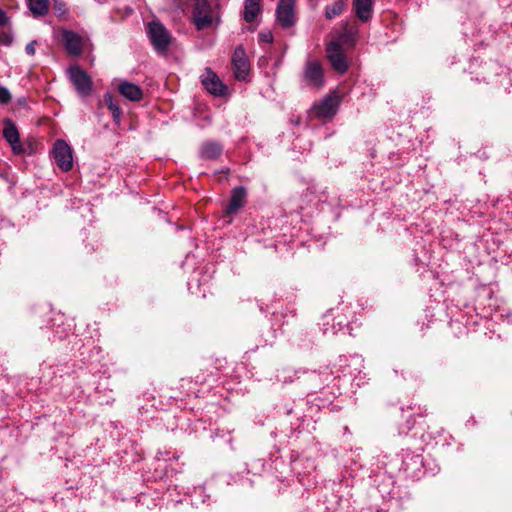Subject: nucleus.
Returning <instances> with one entry per match:
<instances>
[{
  "label": "nucleus",
  "mask_w": 512,
  "mask_h": 512,
  "mask_svg": "<svg viewBox=\"0 0 512 512\" xmlns=\"http://www.w3.org/2000/svg\"><path fill=\"white\" fill-rule=\"evenodd\" d=\"M9 23V18L6 13L0 9V26H7ZM12 43V36L8 32H3L0 34V45L9 46Z\"/></svg>",
  "instance_id": "21"
},
{
  "label": "nucleus",
  "mask_w": 512,
  "mask_h": 512,
  "mask_svg": "<svg viewBox=\"0 0 512 512\" xmlns=\"http://www.w3.org/2000/svg\"><path fill=\"white\" fill-rule=\"evenodd\" d=\"M353 6L356 16L362 22H367L371 19L373 13L372 0H353Z\"/></svg>",
  "instance_id": "14"
},
{
  "label": "nucleus",
  "mask_w": 512,
  "mask_h": 512,
  "mask_svg": "<svg viewBox=\"0 0 512 512\" xmlns=\"http://www.w3.org/2000/svg\"><path fill=\"white\" fill-rule=\"evenodd\" d=\"M199 496H203V498L201 499V502L203 504H209V499H210V495H204L205 494V489L203 487H199L198 490H197Z\"/></svg>",
  "instance_id": "28"
},
{
  "label": "nucleus",
  "mask_w": 512,
  "mask_h": 512,
  "mask_svg": "<svg viewBox=\"0 0 512 512\" xmlns=\"http://www.w3.org/2000/svg\"><path fill=\"white\" fill-rule=\"evenodd\" d=\"M304 79L314 87H320L323 85V70L319 62L311 61L306 64Z\"/></svg>",
  "instance_id": "10"
},
{
  "label": "nucleus",
  "mask_w": 512,
  "mask_h": 512,
  "mask_svg": "<svg viewBox=\"0 0 512 512\" xmlns=\"http://www.w3.org/2000/svg\"><path fill=\"white\" fill-rule=\"evenodd\" d=\"M62 40L69 54L79 55L82 52V38L75 32L63 31Z\"/></svg>",
  "instance_id": "12"
},
{
  "label": "nucleus",
  "mask_w": 512,
  "mask_h": 512,
  "mask_svg": "<svg viewBox=\"0 0 512 512\" xmlns=\"http://www.w3.org/2000/svg\"><path fill=\"white\" fill-rule=\"evenodd\" d=\"M246 197V190L242 186H238L232 190L231 199L226 207V216L235 214L243 205Z\"/></svg>",
  "instance_id": "13"
},
{
  "label": "nucleus",
  "mask_w": 512,
  "mask_h": 512,
  "mask_svg": "<svg viewBox=\"0 0 512 512\" xmlns=\"http://www.w3.org/2000/svg\"><path fill=\"white\" fill-rule=\"evenodd\" d=\"M201 83L209 93L215 96H224L226 94L227 87L210 68H206L201 75Z\"/></svg>",
  "instance_id": "7"
},
{
  "label": "nucleus",
  "mask_w": 512,
  "mask_h": 512,
  "mask_svg": "<svg viewBox=\"0 0 512 512\" xmlns=\"http://www.w3.org/2000/svg\"><path fill=\"white\" fill-rule=\"evenodd\" d=\"M143 98V91L139 86L130 83V102L139 101Z\"/></svg>",
  "instance_id": "23"
},
{
  "label": "nucleus",
  "mask_w": 512,
  "mask_h": 512,
  "mask_svg": "<svg viewBox=\"0 0 512 512\" xmlns=\"http://www.w3.org/2000/svg\"><path fill=\"white\" fill-rule=\"evenodd\" d=\"M11 100V94L9 90L3 86H0V104H7Z\"/></svg>",
  "instance_id": "24"
},
{
  "label": "nucleus",
  "mask_w": 512,
  "mask_h": 512,
  "mask_svg": "<svg viewBox=\"0 0 512 512\" xmlns=\"http://www.w3.org/2000/svg\"><path fill=\"white\" fill-rule=\"evenodd\" d=\"M53 158L62 171H69L73 167V151L70 145L64 140L55 141L52 149Z\"/></svg>",
  "instance_id": "2"
},
{
  "label": "nucleus",
  "mask_w": 512,
  "mask_h": 512,
  "mask_svg": "<svg viewBox=\"0 0 512 512\" xmlns=\"http://www.w3.org/2000/svg\"><path fill=\"white\" fill-rule=\"evenodd\" d=\"M330 315L324 316V322H323V333L328 334H337L339 331L343 329V327L346 325V323H343L342 321H338L337 324L334 323V319H332L333 323L330 324Z\"/></svg>",
  "instance_id": "19"
},
{
  "label": "nucleus",
  "mask_w": 512,
  "mask_h": 512,
  "mask_svg": "<svg viewBox=\"0 0 512 512\" xmlns=\"http://www.w3.org/2000/svg\"><path fill=\"white\" fill-rule=\"evenodd\" d=\"M104 104L111 111L113 119L116 123L121 120V110L119 106L114 102V99L110 93H106L103 98Z\"/></svg>",
  "instance_id": "20"
},
{
  "label": "nucleus",
  "mask_w": 512,
  "mask_h": 512,
  "mask_svg": "<svg viewBox=\"0 0 512 512\" xmlns=\"http://www.w3.org/2000/svg\"><path fill=\"white\" fill-rule=\"evenodd\" d=\"M71 82L81 96H87L91 92L92 81L90 76L79 66H73L68 69Z\"/></svg>",
  "instance_id": "3"
},
{
  "label": "nucleus",
  "mask_w": 512,
  "mask_h": 512,
  "mask_svg": "<svg viewBox=\"0 0 512 512\" xmlns=\"http://www.w3.org/2000/svg\"><path fill=\"white\" fill-rule=\"evenodd\" d=\"M37 44V41L33 40L31 42H29L26 47H25V51L28 55L30 56H33L35 54V46Z\"/></svg>",
  "instance_id": "26"
},
{
  "label": "nucleus",
  "mask_w": 512,
  "mask_h": 512,
  "mask_svg": "<svg viewBox=\"0 0 512 512\" xmlns=\"http://www.w3.org/2000/svg\"><path fill=\"white\" fill-rule=\"evenodd\" d=\"M259 40L265 43H272L273 42V35L271 32H261L259 34Z\"/></svg>",
  "instance_id": "25"
},
{
  "label": "nucleus",
  "mask_w": 512,
  "mask_h": 512,
  "mask_svg": "<svg viewBox=\"0 0 512 512\" xmlns=\"http://www.w3.org/2000/svg\"><path fill=\"white\" fill-rule=\"evenodd\" d=\"M3 136L10 144L12 151L15 154H21L24 152L23 145L20 142L18 130L15 124L9 119L4 121Z\"/></svg>",
  "instance_id": "9"
},
{
  "label": "nucleus",
  "mask_w": 512,
  "mask_h": 512,
  "mask_svg": "<svg viewBox=\"0 0 512 512\" xmlns=\"http://www.w3.org/2000/svg\"><path fill=\"white\" fill-rule=\"evenodd\" d=\"M234 76L239 81H246L249 76L250 64L242 46L236 47L232 57Z\"/></svg>",
  "instance_id": "6"
},
{
  "label": "nucleus",
  "mask_w": 512,
  "mask_h": 512,
  "mask_svg": "<svg viewBox=\"0 0 512 512\" xmlns=\"http://www.w3.org/2000/svg\"><path fill=\"white\" fill-rule=\"evenodd\" d=\"M28 7L34 16H44L48 12V0H28Z\"/></svg>",
  "instance_id": "17"
},
{
  "label": "nucleus",
  "mask_w": 512,
  "mask_h": 512,
  "mask_svg": "<svg viewBox=\"0 0 512 512\" xmlns=\"http://www.w3.org/2000/svg\"><path fill=\"white\" fill-rule=\"evenodd\" d=\"M506 321H507V323H512V313H508L506 315Z\"/></svg>",
  "instance_id": "30"
},
{
  "label": "nucleus",
  "mask_w": 512,
  "mask_h": 512,
  "mask_svg": "<svg viewBox=\"0 0 512 512\" xmlns=\"http://www.w3.org/2000/svg\"><path fill=\"white\" fill-rule=\"evenodd\" d=\"M327 58L331 66L338 73H345L348 69V62L343 53V49L340 43L330 42L326 47Z\"/></svg>",
  "instance_id": "5"
},
{
  "label": "nucleus",
  "mask_w": 512,
  "mask_h": 512,
  "mask_svg": "<svg viewBox=\"0 0 512 512\" xmlns=\"http://www.w3.org/2000/svg\"><path fill=\"white\" fill-rule=\"evenodd\" d=\"M147 34L154 50L159 55L166 54L172 42V36L166 27L160 21L153 20L147 25Z\"/></svg>",
  "instance_id": "1"
},
{
  "label": "nucleus",
  "mask_w": 512,
  "mask_h": 512,
  "mask_svg": "<svg viewBox=\"0 0 512 512\" xmlns=\"http://www.w3.org/2000/svg\"><path fill=\"white\" fill-rule=\"evenodd\" d=\"M135 453L137 455L136 459H133V461H138L142 458V451L141 450H135Z\"/></svg>",
  "instance_id": "29"
},
{
  "label": "nucleus",
  "mask_w": 512,
  "mask_h": 512,
  "mask_svg": "<svg viewBox=\"0 0 512 512\" xmlns=\"http://www.w3.org/2000/svg\"><path fill=\"white\" fill-rule=\"evenodd\" d=\"M346 3L344 0H337L332 5H329L325 8V17L328 20H331L337 16H339L345 9Z\"/></svg>",
  "instance_id": "18"
},
{
  "label": "nucleus",
  "mask_w": 512,
  "mask_h": 512,
  "mask_svg": "<svg viewBox=\"0 0 512 512\" xmlns=\"http://www.w3.org/2000/svg\"><path fill=\"white\" fill-rule=\"evenodd\" d=\"M277 21L283 28H290L296 23L295 0H279L276 9Z\"/></svg>",
  "instance_id": "4"
},
{
  "label": "nucleus",
  "mask_w": 512,
  "mask_h": 512,
  "mask_svg": "<svg viewBox=\"0 0 512 512\" xmlns=\"http://www.w3.org/2000/svg\"><path fill=\"white\" fill-rule=\"evenodd\" d=\"M193 22L198 30H204L212 25L210 7L197 5L193 11Z\"/></svg>",
  "instance_id": "11"
},
{
  "label": "nucleus",
  "mask_w": 512,
  "mask_h": 512,
  "mask_svg": "<svg viewBox=\"0 0 512 512\" xmlns=\"http://www.w3.org/2000/svg\"><path fill=\"white\" fill-rule=\"evenodd\" d=\"M356 35L355 31L346 29L341 35V41L345 44L353 45L356 41Z\"/></svg>",
  "instance_id": "22"
},
{
  "label": "nucleus",
  "mask_w": 512,
  "mask_h": 512,
  "mask_svg": "<svg viewBox=\"0 0 512 512\" xmlns=\"http://www.w3.org/2000/svg\"><path fill=\"white\" fill-rule=\"evenodd\" d=\"M118 90L121 95H123L125 98H128V82L127 81H123L119 85Z\"/></svg>",
  "instance_id": "27"
},
{
  "label": "nucleus",
  "mask_w": 512,
  "mask_h": 512,
  "mask_svg": "<svg viewBox=\"0 0 512 512\" xmlns=\"http://www.w3.org/2000/svg\"><path fill=\"white\" fill-rule=\"evenodd\" d=\"M259 1L260 0H245L243 16L246 22H252L258 16L260 11Z\"/></svg>",
  "instance_id": "16"
},
{
  "label": "nucleus",
  "mask_w": 512,
  "mask_h": 512,
  "mask_svg": "<svg viewBox=\"0 0 512 512\" xmlns=\"http://www.w3.org/2000/svg\"><path fill=\"white\" fill-rule=\"evenodd\" d=\"M223 151V146L216 141H207L202 144L200 149V156L208 160H216L220 157Z\"/></svg>",
  "instance_id": "15"
},
{
  "label": "nucleus",
  "mask_w": 512,
  "mask_h": 512,
  "mask_svg": "<svg viewBox=\"0 0 512 512\" xmlns=\"http://www.w3.org/2000/svg\"><path fill=\"white\" fill-rule=\"evenodd\" d=\"M339 99L336 96H326L319 103L314 104L313 111L316 116L321 118H330L337 112Z\"/></svg>",
  "instance_id": "8"
}]
</instances>
